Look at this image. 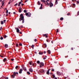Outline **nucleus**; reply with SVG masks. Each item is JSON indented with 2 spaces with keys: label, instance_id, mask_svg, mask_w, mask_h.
I'll use <instances>...</instances> for the list:
<instances>
[{
  "label": "nucleus",
  "instance_id": "51",
  "mask_svg": "<svg viewBox=\"0 0 79 79\" xmlns=\"http://www.w3.org/2000/svg\"><path fill=\"white\" fill-rule=\"evenodd\" d=\"M58 73H59V72H57V74H59Z\"/></svg>",
  "mask_w": 79,
  "mask_h": 79
},
{
  "label": "nucleus",
  "instance_id": "53",
  "mask_svg": "<svg viewBox=\"0 0 79 79\" xmlns=\"http://www.w3.org/2000/svg\"><path fill=\"white\" fill-rule=\"evenodd\" d=\"M16 73V74H18V72H15Z\"/></svg>",
  "mask_w": 79,
  "mask_h": 79
},
{
  "label": "nucleus",
  "instance_id": "61",
  "mask_svg": "<svg viewBox=\"0 0 79 79\" xmlns=\"http://www.w3.org/2000/svg\"><path fill=\"white\" fill-rule=\"evenodd\" d=\"M45 59H46V58L45 57H44V58H43V59L44 60H45Z\"/></svg>",
  "mask_w": 79,
  "mask_h": 79
},
{
  "label": "nucleus",
  "instance_id": "47",
  "mask_svg": "<svg viewBox=\"0 0 79 79\" xmlns=\"http://www.w3.org/2000/svg\"><path fill=\"white\" fill-rule=\"evenodd\" d=\"M34 41L35 42H37V39H35Z\"/></svg>",
  "mask_w": 79,
  "mask_h": 79
},
{
  "label": "nucleus",
  "instance_id": "43",
  "mask_svg": "<svg viewBox=\"0 0 79 79\" xmlns=\"http://www.w3.org/2000/svg\"><path fill=\"white\" fill-rule=\"evenodd\" d=\"M2 27H1L0 28V31H1L2 30Z\"/></svg>",
  "mask_w": 79,
  "mask_h": 79
},
{
  "label": "nucleus",
  "instance_id": "36",
  "mask_svg": "<svg viewBox=\"0 0 79 79\" xmlns=\"http://www.w3.org/2000/svg\"><path fill=\"white\" fill-rule=\"evenodd\" d=\"M40 10L42 9V6H41L40 8Z\"/></svg>",
  "mask_w": 79,
  "mask_h": 79
},
{
  "label": "nucleus",
  "instance_id": "4",
  "mask_svg": "<svg viewBox=\"0 0 79 79\" xmlns=\"http://www.w3.org/2000/svg\"><path fill=\"white\" fill-rule=\"evenodd\" d=\"M49 5H50V7H52L53 6V4L52 3V2H50L49 3Z\"/></svg>",
  "mask_w": 79,
  "mask_h": 79
},
{
  "label": "nucleus",
  "instance_id": "55",
  "mask_svg": "<svg viewBox=\"0 0 79 79\" xmlns=\"http://www.w3.org/2000/svg\"><path fill=\"white\" fill-rule=\"evenodd\" d=\"M6 79H8V77H6V78H5Z\"/></svg>",
  "mask_w": 79,
  "mask_h": 79
},
{
  "label": "nucleus",
  "instance_id": "29",
  "mask_svg": "<svg viewBox=\"0 0 79 79\" xmlns=\"http://www.w3.org/2000/svg\"><path fill=\"white\" fill-rule=\"evenodd\" d=\"M23 12H24V13H26V12H27V10H24Z\"/></svg>",
  "mask_w": 79,
  "mask_h": 79
},
{
  "label": "nucleus",
  "instance_id": "44",
  "mask_svg": "<svg viewBox=\"0 0 79 79\" xmlns=\"http://www.w3.org/2000/svg\"><path fill=\"white\" fill-rule=\"evenodd\" d=\"M22 8H21V7H19V10H22Z\"/></svg>",
  "mask_w": 79,
  "mask_h": 79
},
{
  "label": "nucleus",
  "instance_id": "52",
  "mask_svg": "<svg viewBox=\"0 0 79 79\" xmlns=\"http://www.w3.org/2000/svg\"><path fill=\"white\" fill-rule=\"evenodd\" d=\"M30 65H32V63L31 62H30Z\"/></svg>",
  "mask_w": 79,
  "mask_h": 79
},
{
  "label": "nucleus",
  "instance_id": "17",
  "mask_svg": "<svg viewBox=\"0 0 79 79\" xmlns=\"http://www.w3.org/2000/svg\"><path fill=\"white\" fill-rule=\"evenodd\" d=\"M35 46L34 45H32L31 46V48H33V49H34V47Z\"/></svg>",
  "mask_w": 79,
  "mask_h": 79
},
{
  "label": "nucleus",
  "instance_id": "12",
  "mask_svg": "<svg viewBox=\"0 0 79 79\" xmlns=\"http://www.w3.org/2000/svg\"><path fill=\"white\" fill-rule=\"evenodd\" d=\"M5 47H6V48H8V44H5Z\"/></svg>",
  "mask_w": 79,
  "mask_h": 79
},
{
  "label": "nucleus",
  "instance_id": "13",
  "mask_svg": "<svg viewBox=\"0 0 79 79\" xmlns=\"http://www.w3.org/2000/svg\"><path fill=\"white\" fill-rule=\"evenodd\" d=\"M6 58H5L3 60V61L4 62H5V61H6Z\"/></svg>",
  "mask_w": 79,
  "mask_h": 79
},
{
  "label": "nucleus",
  "instance_id": "54",
  "mask_svg": "<svg viewBox=\"0 0 79 79\" xmlns=\"http://www.w3.org/2000/svg\"><path fill=\"white\" fill-rule=\"evenodd\" d=\"M20 4H18V6H20Z\"/></svg>",
  "mask_w": 79,
  "mask_h": 79
},
{
  "label": "nucleus",
  "instance_id": "38",
  "mask_svg": "<svg viewBox=\"0 0 79 79\" xmlns=\"http://www.w3.org/2000/svg\"><path fill=\"white\" fill-rule=\"evenodd\" d=\"M19 45L20 46H22V44H21V43H20V44H19Z\"/></svg>",
  "mask_w": 79,
  "mask_h": 79
},
{
  "label": "nucleus",
  "instance_id": "59",
  "mask_svg": "<svg viewBox=\"0 0 79 79\" xmlns=\"http://www.w3.org/2000/svg\"><path fill=\"white\" fill-rule=\"evenodd\" d=\"M21 5H22V6H23V5H24V4L22 3V4H21Z\"/></svg>",
  "mask_w": 79,
  "mask_h": 79
},
{
  "label": "nucleus",
  "instance_id": "7",
  "mask_svg": "<svg viewBox=\"0 0 79 79\" xmlns=\"http://www.w3.org/2000/svg\"><path fill=\"white\" fill-rule=\"evenodd\" d=\"M40 65H41L42 66L44 65V64L43 62H40Z\"/></svg>",
  "mask_w": 79,
  "mask_h": 79
},
{
  "label": "nucleus",
  "instance_id": "41",
  "mask_svg": "<svg viewBox=\"0 0 79 79\" xmlns=\"http://www.w3.org/2000/svg\"><path fill=\"white\" fill-rule=\"evenodd\" d=\"M4 23H6V20H4L3 21Z\"/></svg>",
  "mask_w": 79,
  "mask_h": 79
},
{
  "label": "nucleus",
  "instance_id": "10",
  "mask_svg": "<svg viewBox=\"0 0 79 79\" xmlns=\"http://www.w3.org/2000/svg\"><path fill=\"white\" fill-rule=\"evenodd\" d=\"M4 3H5V2L4 1H2V6H1V7H2V6L3 5H4Z\"/></svg>",
  "mask_w": 79,
  "mask_h": 79
},
{
  "label": "nucleus",
  "instance_id": "45",
  "mask_svg": "<svg viewBox=\"0 0 79 79\" xmlns=\"http://www.w3.org/2000/svg\"><path fill=\"white\" fill-rule=\"evenodd\" d=\"M46 2L48 4V5H49V4L48 3V2H47V1H46Z\"/></svg>",
  "mask_w": 79,
  "mask_h": 79
},
{
  "label": "nucleus",
  "instance_id": "20",
  "mask_svg": "<svg viewBox=\"0 0 79 79\" xmlns=\"http://www.w3.org/2000/svg\"><path fill=\"white\" fill-rule=\"evenodd\" d=\"M29 71L30 72H31V73H32V72H33V70L32 69H30Z\"/></svg>",
  "mask_w": 79,
  "mask_h": 79
},
{
  "label": "nucleus",
  "instance_id": "63",
  "mask_svg": "<svg viewBox=\"0 0 79 79\" xmlns=\"http://www.w3.org/2000/svg\"><path fill=\"white\" fill-rule=\"evenodd\" d=\"M71 50H73V48H72Z\"/></svg>",
  "mask_w": 79,
  "mask_h": 79
},
{
  "label": "nucleus",
  "instance_id": "22",
  "mask_svg": "<svg viewBox=\"0 0 79 79\" xmlns=\"http://www.w3.org/2000/svg\"><path fill=\"white\" fill-rule=\"evenodd\" d=\"M38 4L39 5H40V1H38Z\"/></svg>",
  "mask_w": 79,
  "mask_h": 79
},
{
  "label": "nucleus",
  "instance_id": "42",
  "mask_svg": "<svg viewBox=\"0 0 79 79\" xmlns=\"http://www.w3.org/2000/svg\"><path fill=\"white\" fill-rule=\"evenodd\" d=\"M17 5H18V3H17L15 4L14 6H17Z\"/></svg>",
  "mask_w": 79,
  "mask_h": 79
},
{
  "label": "nucleus",
  "instance_id": "26",
  "mask_svg": "<svg viewBox=\"0 0 79 79\" xmlns=\"http://www.w3.org/2000/svg\"><path fill=\"white\" fill-rule=\"evenodd\" d=\"M60 20L61 21H62V20H63V18H60Z\"/></svg>",
  "mask_w": 79,
  "mask_h": 79
},
{
  "label": "nucleus",
  "instance_id": "35",
  "mask_svg": "<svg viewBox=\"0 0 79 79\" xmlns=\"http://www.w3.org/2000/svg\"><path fill=\"white\" fill-rule=\"evenodd\" d=\"M44 45H45V47L46 48V47H47V44H44Z\"/></svg>",
  "mask_w": 79,
  "mask_h": 79
},
{
  "label": "nucleus",
  "instance_id": "8",
  "mask_svg": "<svg viewBox=\"0 0 79 79\" xmlns=\"http://www.w3.org/2000/svg\"><path fill=\"white\" fill-rule=\"evenodd\" d=\"M22 71H23V70L22 69H20L19 71V74H21L22 73Z\"/></svg>",
  "mask_w": 79,
  "mask_h": 79
},
{
  "label": "nucleus",
  "instance_id": "16",
  "mask_svg": "<svg viewBox=\"0 0 79 79\" xmlns=\"http://www.w3.org/2000/svg\"><path fill=\"white\" fill-rule=\"evenodd\" d=\"M14 76H16V73L15 72H13V74Z\"/></svg>",
  "mask_w": 79,
  "mask_h": 79
},
{
  "label": "nucleus",
  "instance_id": "14",
  "mask_svg": "<svg viewBox=\"0 0 79 79\" xmlns=\"http://www.w3.org/2000/svg\"><path fill=\"white\" fill-rule=\"evenodd\" d=\"M48 53L49 54H50V53H51V52H50V50H48Z\"/></svg>",
  "mask_w": 79,
  "mask_h": 79
},
{
  "label": "nucleus",
  "instance_id": "18",
  "mask_svg": "<svg viewBox=\"0 0 79 79\" xmlns=\"http://www.w3.org/2000/svg\"><path fill=\"white\" fill-rule=\"evenodd\" d=\"M41 1L42 2H43L44 3L45 2V1L44 0H41Z\"/></svg>",
  "mask_w": 79,
  "mask_h": 79
},
{
  "label": "nucleus",
  "instance_id": "5",
  "mask_svg": "<svg viewBox=\"0 0 79 79\" xmlns=\"http://www.w3.org/2000/svg\"><path fill=\"white\" fill-rule=\"evenodd\" d=\"M22 67L23 69H26V68L24 66V65H23L22 66Z\"/></svg>",
  "mask_w": 79,
  "mask_h": 79
},
{
  "label": "nucleus",
  "instance_id": "49",
  "mask_svg": "<svg viewBox=\"0 0 79 79\" xmlns=\"http://www.w3.org/2000/svg\"><path fill=\"white\" fill-rule=\"evenodd\" d=\"M77 4H79V1H77Z\"/></svg>",
  "mask_w": 79,
  "mask_h": 79
},
{
  "label": "nucleus",
  "instance_id": "58",
  "mask_svg": "<svg viewBox=\"0 0 79 79\" xmlns=\"http://www.w3.org/2000/svg\"><path fill=\"white\" fill-rule=\"evenodd\" d=\"M20 27H23V26H20Z\"/></svg>",
  "mask_w": 79,
  "mask_h": 79
},
{
  "label": "nucleus",
  "instance_id": "62",
  "mask_svg": "<svg viewBox=\"0 0 79 79\" xmlns=\"http://www.w3.org/2000/svg\"><path fill=\"white\" fill-rule=\"evenodd\" d=\"M13 13H14V15H15V14H16V12H14Z\"/></svg>",
  "mask_w": 79,
  "mask_h": 79
},
{
  "label": "nucleus",
  "instance_id": "9",
  "mask_svg": "<svg viewBox=\"0 0 79 79\" xmlns=\"http://www.w3.org/2000/svg\"><path fill=\"white\" fill-rule=\"evenodd\" d=\"M39 71H40V73H44V70H40Z\"/></svg>",
  "mask_w": 79,
  "mask_h": 79
},
{
  "label": "nucleus",
  "instance_id": "57",
  "mask_svg": "<svg viewBox=\"0 0 79 79\" xmlns=\"http://www.w3.org/2000/svg\"><path fill=\"white\" fill-rule=\"evenodd\" d=\"M43 6V5H42V4H41V6Z\"/></svg>",
  "mask_w": 79,
  "mask_h": 79
},
{
  "label": "nucleus",
  "instance_id": "28",
  "mask_svg": "<svg viewBox=\"0 0 79 79\" xmlns=\"http://www.w3.org/2000/svg\"><path fill=\"white\" fill-rule=\"evenodd\" d=\"M79 15V11L77 12V16H78Z\"/></svg>",
  "mask_w": 79,
  "mask_h": 79
},
{
  "label": "nucleus",
  "instance_id": "56",
  "mask_svg": "<svg viewBox=\"0 0 79 79\" xmlns=\"http://www.w3.org/2000/svg\"><path fill=\"white\" fill-rule=\"evenodd\" d=\"M42 66L41 65H40V68H41L42 67Z\"/></svg>",
  "mask_w": 79,
  "mask_h": 79
},
{
  "label": "nucleus",
  "instance_id": "64",
  "mask_svg": "<svg viewBox=\"0 0 79 79\" xmlns=\"http://www.w3.org/2000/svg\"><path fill=\"white\" fill-rule=\"evenodd\" d=\"M52 71H54V69H52Z\"/></svg>",
  "mask_w": 79,
  "mask_h": 79
},
{
  "label": "nucleus",
  "instance_id": "15",
  "mask_svg": "<svg viewBox=\"0 0 79 79\" xmlns=\"http://www.w3.org/2000/svg\"><path fill=\"white\" fill-rule=\"evenodd\" d=\"M55 3L56 5L58 3V0H56Z\"/></svg>",
  "mask_w": 79,
  "mask_h": 79
},
{
  "label": "nucleus",
  "instance_id": "40",
  "mask_svg": "<svg viewBox=\"0 0 79 79\" xmlns=\"http://www.w3.org/2000/svg\"><path fill=\"white\" fill-rule=\"evenodd\" d=\"M11 61H14V59H11Z\"/></svg>",
  "mask_w": 79,
  "mask_h": 79
},
{
  "label": "nucleus",
  "instance_id": "3",
  "mask_svg": "<svg viewBox=\"0 0 79 79\" xmlns=\"http://www.w3.org/2000/svg\"><path fill=\"white\" fill-rule=\"evenodd\" d=\"M15 29L16 30L17 32H19V28L18 27H15Z\"/></svg>",
  "mask_w": 79,
  "mask_h": 79
},
{
  "label": "nucleus",
  "instance_id": "24",
  "mask_svg": "<svg viewBox=\"0 0 79 79\" xmlns=\"http://www.w3.org/2000/svg\"><path fill=\"white\" fill-rule=\"evenodd\" d=\"M39 55H43V52H39Z\"/></svg>",
  "mask_w": 79,
  "mask_h": 79
},
{
  "label": "nucleus",
  "instance_id": "37",
  "mask_svg": "<svg viewBox=\"0 0 79 79\" xmlns=\"http://www.w3.org/2000/svg\"><path fill=\"white\" fill-rule=\"evenodd\" d=\"M4 38H6V35H5L4 36Z\"/></svg>",
  "mask_w": 79,
  "mask_h": 79
},
{
  "label": "nucleus",
  "instance_id": "2",
  "mask_svg": "<svg viewBox=\"0 0 79 79\" xmlns=\"http://www.w3.org/2000/svg\"><path fill=\"white\" fill-rule=\"evenodd\" d=\"M25 15L27 16H28V17H30L31 15V14L30 13H26Z\"/></svg>",
  "mask_w": 79,
  "mask_h": 79
},
{
  "label": "nucleus",
  "instance_id": "31",
  "mask_svg": "<svg viewBox=\"0 0 79 79\" xmlns=\"http://www.w3.org/2000/svg\"><path fill=\"white\" fill-rule=\"evenodd\" d=\"M19 13H21V10L19 9Z\"/></svg>",
  "mask_w": 79,
  "mask_h": 79
},
{
  "label": "nucleus",
  "instance_id": "34",
  "mask_svg": "<svg viewBox=\"0 0 79 79\" xmlns=\"http://www.w3.org/2000/svg\"><path fill=\"white\" fill-rule=\"evenodd\" d=\"M0 39L1 40H3V38L2 37H1L0 38Z\"/></svg>",
  "mask_w": 79,
  "mask_h": 79
},
{
  "label": "nucleus",
  "instance_id": "46",
  "mask_svg": "<svg viewBox=\"0 0 79 79\" xmlns=\"http://www.w3.org/2000/svg\"><path fill=\"white\" fill-rule=\"evenodd\" d=\"M68 16H69V15H70V13H69L68 14H67Z\"/></svg>",
  "mask_w": 79,
  "mask_h": 79
},
{
  "label": "nucleus",
  "instance_id": "30",
  "mask_svg": "<svg viewBox=\"0 0 79 79\" xmlns=\"http://www.w3.org/2000/svg\"><path fill=\"white\" fill-rule=\"evenodd\" d=\"M22 3V0H21V1L19 2V4H21V3Z\"/></svg>",
  "mask_w": 79,
  "mask_h": 79
},
{
  "label": "nucleus",
  "instance_id": "6",
  "mask_svg": "<svg viewBox=\"0 0 79 79\" xmlns=\"http://www.w3.org/2000/svg\"><path fill=\"white\" fill-rule=\"evenodd\" d=\"M49 71H50V70H48V71L46 72L47 74H48V75H49L50 74V73H49Z\"/></svg>",
  "mask_w": 79,
  "mask_h": 79
},
{
  "label": "nucleus",
  "instance_id": "23",
  "mask_svg": "<svg viewBox=\"0 0 79 79\" xmlns=\"http://www.w3.org/2000/svg\"><path fill=\"white\" fill-rule=\"evenodd\" d=\"M37 64H39V63H40V61L39 60H38L37 61Z\"/></svg>",
  "mask_w": 79,
  "mask_h": 79
},
{
  "label": "nucleus",
  "instance_id": "11",
  "mask_svg": "<svg viewBox=\"0 0 79 79\" xmlns=\"http://www.w3.org/2000/svg\"><path fill=\"white\" fill-rule=\"evenodd\" d=\"M15 68L16 69H19V67L18 66H17L15 67Z\"/></svg>",
  "mask_w": 79,
  "mask_h": 79
},
{
  "label": "nucleus",
  "instance_id": "21",
  "mask_svg": "<svg viewBox=\"0 0 79 79\" xmlns=\"http://www.w3.org/2000/svg\"><path fill=\"white\" fill-rule=\"evenodd\" d=\"M27 73L28 75H30V74H31L30 72H29V71L27 72Z\"/></svg>",
  "mask_w": 79,
  "mask_h": 79
},
{
  "label": "nucleus",
  "instance_id": "33",
  "mask_svg": "<svg viewBox=\"0 0 79 79\" xmlns=\"http://www.w3.org/2000/svg\"><path fill=\"white\" fill-rule=\"evenodd\" d=\"M46 35H47L46 34H44V35H43V36L44 37H45V36H46Z\"/></svg>",
  "mask_w": 79,
  "mask_h": 79
},
{
  "label": "nucleus",
  "instance_id": "19",
  "mask_svg": "<svg viewBox=\"0 0 79 79\" xmlns=\"http://www.w3.org/2000/svg\"><path fill=\"white\" fill-rule=\"evenodd\" d=\"M11 77H12V78H15V76H14V75H11Z\"/></svg>",
  "mask_w": 79,
  "mask_h": 79
},
{
  "label": "nucleus",
  "instance_id": "60",
  "mask_svg": "<svg viewBox=\"0 0 79 79\" xmlns=\"http://www.w3.org/2000/svg\"><path fill=\"white\" fill-rule=\"evenodd\" d=\"M45 37H46V38H47L48 37V36L46 35L45 36Z\"/></svg>",
  "mask_w": 79,
  "mask_h": 79
},
{
  "label": "nucleus",
  "instance_id": "39",
  "mask_svg": "<svg viewBox=\"0 0 79 79\" xmlns=\"http://www.w3.org/2000/svg\"><path fill=\"white\" fill-rule=\"evenodd\" d=\"M16 47H18V44H16Z\"/></svg>",
  "mask_w": 79,
  "mask_h": 79
},
{
  "label": "nucleus",
  "instance_id": "27",
  "mask_svg": "<svg viewBox=\"0 0 79 79\" xmlns=\"http://www.w3.org/2000/svg\"><path fill=\"white\" fill-rule=\"evenodd\" d=\"M52 77L53 78H55V75H53Z\"/></svg>",
  "mask_w": 79,
  "mask_h": 79
},
{
  "label": "nucleus",
  "instance_id": "32",
  "mask_svg": "<svg viewBox=\"0 0 79 79\" xmlns=\"http://www.w3.org/2000/svg\"><path fill=\"white\" fill-rule=\"evenodd\" d=\"M73 6H74V7H75V6H76V5H75V4H73Z\"/></svg>",
  "mask_w": 79,
  "mask_h": 79
},
{
  "label": "nucleus",
  "instance_id": "25",
  "mask_svg": "<svg viewBox=\"0 0 79 79\" xmlns=\"http://www.w3.org/2000/svg\"><path fill=\"white\" fill-rule=\"evenodd\" d=\"M1 24H3V21H1Z\"/></svg>",
  "mask_w": 79,
  "mask_h": 79
},
{
  "label": "nucleus",
  "instance_id": "1",
  "mask_svg": "<svg viewBox=\"0 0 79 79\" xmlns=\"http://www.w3.org/2000/svg\"><path fill=\"white\" fill-rule=\"evenodd\" d=\"M20 18L19 19L20 21L22 20L23 23H24V16H23V14H21L20 16Z\"/></svg>",
  "mask_w": 79,
  "mask_h": 79
},
{
  "label": "nucleus",
  "instance_id": "50",
  "mask_svg": "<svg viewBox=\"0 0 79 79\" xmlns=\"http://www.w3.org/2000/svg\"><path fill=\"white\" fill-rule=\"evenodd\" d=\"M56 32H58V29H57Z\"/></svg>",
  "mask_w": 79,
  "mask_h": 79
},
{
  "label": "nucleus",
  "instance_id": "48",
  "mask_svg": "<svg viewBox=\"0 0 79 79\" xmlns=\"http://www.w3.org/2000/svg\"><path fill=\"white\" fill-rule=\"evenodd\" d=\"M8 13V10H6V13Z\"/></svg>",
  "mask_w": 79,
  "mask_h": 79
}]
</instances>
